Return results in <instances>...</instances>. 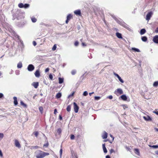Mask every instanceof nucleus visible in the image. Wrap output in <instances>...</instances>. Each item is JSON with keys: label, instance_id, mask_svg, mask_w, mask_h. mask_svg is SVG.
I'll return each mask as SVG.
<instances>
[{"label": "nucleus", "instance_id": "c9c22d12", "mask_svg": "<svg viewBox=\"0 0 158 158\" xmlns=\"http://www.w3.org/2000/svg\"><path fill=\"white\" fill-rule=\"evenodd\" d=\"M20 103L23 106L25 107H26V106H27L26 105V104H25L22 101H21L20 102Z\"/></svg>", "mask_w": 158, "mask_h": 158}, {"label": "nucleus", "instance_id": "473e14b6", "mask_svg": "<svg viewBox=\"0 0 158 158\" xmlns=\"http://www.w3.org/2000/svg\"><path fill=\"white\" fill-rule=\"evenodd\" d=\"M4 137V134L2 133H0V139H1Z\"/></svg>", "mask_w": 158, "mask_h": 158}, {"label": "nucleus", "instance_id": "f8f14e48", "mask_svg": "<svg viewBox=\"0 0 158 158\" xmlns=\"http://www.w3.org/2000/svg\"><path fill=\"white\" fill-rule=\"evenodd\" d=\"M35 76L36 77H39L40 76V73L39 70H37L35 72Z\"/></svg>", "mask_w": 158, "mask_h": 158}, {"label": "nucleus", "instance_id": "cd10ccee", "mask_svg": "<svg viewBox=\"0 0 158 158\" xmlns=\"http://www.w3.org/2000/svg\"><path fill=\"white\" fill-rule=\"evenodd\" d=\"M32 21L33 23H35L36 22L37 19L33 17L31 18Z\"/></svg>", "mask_w": 158, "mask_h": 158}, {"label": "nucleus", "instance_id": "de8ad7c7", "mask_svg": "<svg viewBox=\"0 0 158 158\" xmlns=\"http://www.w3.org/2000/svg\"><path fill=\"white\" fill-rule=\"evenodd\" d=\"M49 78L51 79L52 80L53 78V76L51 74H50L49 75Z\"/></svg>", "mask_w": 158, "mask_h": 158}, {"label": "nucleus", "instance_id": "4c0bfd02", "mask_svg": "<svg viewBox=\"0 0 158 158\" xmlns=\"http://www.w3.org/2000/svg\"><path fill=\"white\" fill-rule=\"evenodd\" d=\"M115 151L113 149H111L110 150V154L113 153H115Z\"/></svg>", "mask_w": 158, "mask_h": 158}, {"label": "nucleus", "instance_id": "f704fd0d", "mask_svg": "<svg viewBox=\"0 0 158 158\" xmlns=\"http://www.w3.org/2000/svg\"><path fill=\"white\" fill-rule=\"evenodd\" d=\"M56 44H54L52 48V50L53 51H55L56 50Z\"/></svg>", "mask_w": 158, "mask_h": 158}, {"label": "nucleus", "instance_id": "0e129e2a", "mask_svg": "<svg viewBox=\"0 0 158 158\" xmlns=\"http://www.w3.org/2000/svg\"><path fill=\"white\" fill-rule=\"evenodd\" d=\"M106 158H110V157L109 155H107L106 156Z\"/></svg>", "mask_w": 158, "mask_h": 158}, {"label": "nucleus", "instance_id": "bf43d9fd", "mask_svg": "<svg viewBox=\"0 0 158 158\" xmlns=\"http://www.w3.org/2000/svg\"><path fill=\"white\" fill-rule=\"evenodd\" d=\"M155 32L156 33H157L158 32V27L155 30Z\"/></svg>", "mask_w": 158, "mask_h": 158}, {"label": "nucleus", "instance_id": "412c9836", "mask_svg": "<svg viewBox=\"0 0 158 158\" xmlns=\"http://www.w3.org/2000/svg\"><path fill=\"white\" fill-rule=\"evenodd\" d=\"M61 96V94L60 93H58L56 95V98H59Z\"/></svg>", "mask_w": 158, "mask_h": 158}, {"label": "nucleus", "instance_id": "4be33fe9", "mask_svg": "<svg viewBox=\"0 0 158 158\" xmlns=\"http://www.w3.org/2000/svg\"><path fill=\"white\" fill-rule=\"evenodd\" d=\"M141 40L143 41L146 42L147 40V38L145 36H142L141 37Z\"/></svg>", "mask_w": 158, "mask_h": 158}, {"label": "nucleus", "instance_id": "c03bdc74", "mask_svg": "<svg viewBox=\"0 0 158 158\" xmlns=\"http://www.w3.org/2000/svg\"><path fill=\"white\" fill-rule=\"evenodd\" d=\"M75 138V136L73 135H71L70 136V139L71 140L74 139Z\"/></svg>", "mask_w": 158, "mask_h": 158}, {"label": "nucleus", "instance_id": "864d4df0", "mask_svg": "<svg viewBox=\"0 0 158 158\" xmlns=\"http://www.w3.org/2000/svg\"><path fill=\"white\" fill-rule=\"evenodd\" d=\"M15 74L17 75H19V71L18 70L16 71Z\"/></svg>", "mask_w": 158, "mask_h": 158}, {"label": "nucleus", "instance_id": "7ed1b4c3", "mask_svg": "<svg viewBox=\"0 0 158 158\" xmlns=\"http://www.w3.org/2000/svg\"><path fill=\"white\" fill-rule=\"evenodd\" d=\"M114 75L116 77H117L119 81L121 83H123L124 82V81L121 78L120 76L117 74L115 72L113 73Z\"/></svg>", "mask_w": 158, "mask_h": 158}, {"label": "nucleus", "instance_id": "6ab92c4d", "mask_svg": "<svg viewBox=\"0 0 158 158\" xmlns=\"http://www.w3.org/2000/svg\"><path fill=\"white\" fill-rule=\"evenodd\" d=\"M131 50L134 52H140L138 48H132Z\"/></svg>", "mask_w": 158, "mask_h": 158}, {"label": "nucleus", "instance_id": "bb28decb", "mask_svg": "<svg viewBox=\"0 0 158 158\" xmlns=\"http://www.w3.org/2000/svg\"><path fill=\"white\" fill-rule=\"evenodd\" d=\"M39 109L40 111V112H41V114H42L43 113V107L42 106H40V107H39Z\"/></svg>", "mask_w": 158, "mask_h": 158}, {"label": "nucleus", "instance_id": "a18cd8bd", "mask_svg": "<svg viewBox=\"0 0 158 158\" xmlns=\"http://www.w3.org/2000/svg\"><path fill=\"white\" fill-rule=\"evenodd\" d=\"M88 94V92L86 91H85L83 94V95L84 96H86Z\"/></svg>", "mask_w": 158, "mask_h": 158}, {"label": "nucleus", "instance_id": "338daca9", "mask_svg": "<svg viewBox=\"0 0 158 158\" xmlns=\"http://www.w3.org/2000/svg\"><path fill=\"white\" fill-rule=\"evenodd\" d=\"M155 129L156 131H158V128H155Z\"/></svg>", "mask_w": 158, "mask_h": 158}, {"label": "nucleus", "instance_id": "9b49d317", "mask_svg": "<svg viewBox=\"0 0 158 158\" xmlns=\"http://www.w3.org/2000/svg\"><path fill=\"white\" fill-rule=\"evenodd\" d=\"M32 85L35 88H37L39 86V82H34L32 84Z\"/></svg>", "mask_w": 158, "mask_h": 158}, {"label": "nucleus", "instance_id": "6e6552de", "mask_svg": "<svg viewBox=\"0 0 158 158\" xmlns=\"http://www.w3.org/2000/svg\"><path fill=\"white\" fill-rule=\"evenodd\" d=\"M74 14L76 15H79L80 16H81V11L80 10H75L74 11Z\"/></svg>", "mask_w": 158, "mask_h": 158}, {"label": "nucleus", "instance_id": "0eeeda50", "mask_svg": "<svg viewBox=\"0 0 158 158\" xmlns=\"http://www.w3.org/2000/svg\"><path fill=\"white\" fill-rule=\"evenodd\" d=\"M74 109L75 113H77L79 110V107L75 102L73 103Z\"/></svg>", "mask_w": 158, "mask_h": 158}, {"label": "nucleus", "instance_id": "c85d7f7f", "mask_svg": "<svg viewBox=\"0 0 158 158\" xmlns=\"http://www.w3.org/2000/svg\"><path fill=\"white\" fill-rule=\"evenodd\" d=\"M153 86L154 87H157L158 86V81L155 82L153 84Z\"/></svg>", "mask_w": 158, "mask_h": 158}, {"label": "nucleus", "instance_id": "423d86ee", "mask_svg": "<svg viewBox=\"0 0 158 158\" xmlns=\"http://www.w3.org/2000/svg\"><path fill=\"white\" fill-rule=\"evenodd\" d=\"M15 145L16 147L19 148H21V146L20 143H19L18 140L17 139H15Z\"/></svg>", "mask_w": 158, "mask_h": 158}, {"label": "nucleus", "instance_id": "f257e3e1", "mask_svg": "<svg viewBox=\"0 0 158 158\" xmlns=\"http://www.w3.org/2000/svg\"><path fill=\"white\" fill-rule=\"evenodd\" d=\"M35 156L36 158H44L45 156L49 155V153L40 150H36L34 153Z\"/></svg>", "mask_w": 158, "mask_h": 158}, {"label": "nucleus", "instance_id": "72a5a7b5", "mask_svg": "<svg viewBox=\"0 0 158 158\" xmlns=\"http://www.w3.org/2000/svg\"><path fill=\"white\" fill-rule=\"evenodd\" d=\"M29 6V5L28 4H25L24 5V7L23 8H27Z\"/></svg>", "mask_w": 158, "mask_h": 158}, {"label": "nucleus", "instance_id": "49530a36", "mask_svg": "<svg viewBox=\"0 0 158 158\" xmlns=\"http://www.w3.org/2000/svg\"><path fill=\"white\" fill-rule=\"evenodd\" d=\"M79 44V42L78 41H76L74 43V45L75 46H77Z\"/></svg>", "mask_w": 158, "mask_h": 158}, {"label": "nucleus", "instance_id": "f3484780", "mask_svg": "<svg viewBox=\"0 0 158 158\" xmlns=\"http://www.w3.org/2000/svg\"><path fill=\"white\" fill-rule=\"evenodd\" d=\"M116 35L117 37L119 39H122V37L121 34L118 32H116Z\"/></svg>", "mask_w": 158, "mask_h": 158}, {"label": "nucleus", "instance_id": "774afa93", "mask_svg": "<svg viewBox=\"0 0 158 158\" xmlns=\"http://www.w3.org/2000/svg\"><path fill=\"white\" fill-rule=\"evenodd\" d=\"M155 153L156 155H158V151H157L155 152Z\"/></svg>", "mask_w": 158, "mask_h": 158}, {"label": "nucleus", "instance_id": "5fc2aeb1", "mask_svg": "<svg viewBox=\"0 0 158 158\" xmlns=\"http://www.w3.org/2000/svg\"><path fill=\"white\" fill-rule=\"evenodd\" d=\"M57 113V110H56V109H55L54 110V114H56Z\"/></svg>", "mask_w": 158, "mask_h": 158}, {"label": "nucleus", "instance_id": "052dcab7", "mask_svg": "<svg viewBox=\"0 0 158 158\" xmlns=\"http://www.w3.org/2000/svg\"><path fill=\"white\" fill-rule=\"evenodd\" d=\"M153 113L156 114L158 115V111H154Z\"/></svg>", "mask_w": 158, "mask_h": 158}, {"label": "nucleus", "instance_id": "680f3d73", "mask_svg": "<svg viewBox=\"0 0 158 158\" xmlns=\"http://www.w3.org/2000/svg\"><path fill=\"white\" fill-rule=\"evenodd\" d=\"M59 119L60 120H62V117L61 115H59Z\"/></svg>", "mask_w": 158, "mask_h": 158}, {"label": "nucleus", "instance_id": "f03ea898", "mask_svg": "<svg viewBox=\"0 0 158 158\" xmlns=\"http://www.w3.org/2000/svg\"><path fill=\"white\" fill-rule=\"evenodd\" d=\"M114 93L118 96L122 94L123 93V91L121 89L118 88L115 90Z\"/></svg>", "mask_w": 158, "mask_h": 158}, {"label": "nucleus", "instance_id": "603ef678", "mask_svg": "<svg viewBox=\"0 0 158 158\" xmlns=\"http://www.w3.org/2000/svg\"><path fill=\"white\" fill-rule=\"evenodd\" d=\"M0 156L2 157L3 156V154L1 150L0 149Z\"/></svg>", "mask_w": 158, "mask_h": 158}, {"label": "nucleus", "instance_id": "393cba45", "mask_svg": "<svg viewBox=\"0 0 158 158\" xmlns=\"http://www.w3.org/2000/svg\"><path fill=\"white\" fill-rule=\"evenodd\" d=\"M22 67V64L21 62H19L17 64V68H21Z\"/></svg>", "mask_w": 158, "mask_h": 158}, {"label": "nucleus", "instance_id": "09e8293b", "mask_svg": "<svg viewBox=\"0 0 158 158\" xmlns=\"http://www.w3.org/2000/svg\"><path fill=\"white\" fill-rule=\"evenodd\" d=\"M74 93V92H73L71 94H70L68 96V98H69L73 96V95Z\"/></svg>", "mask_w": 158, "mask_h": 158}, {"label": "nucleus", "instance_id": "dca6fc26", "mask_svg": "<svg viewBox=\"0 0 158 158\" xmlns=\"http://www.w3.org/2000/svg\"><path fill=\"white\" fill-rule=\"evenodd\" d=\"M102 148L103 151L105 153H106L107 152V150L106 149V148L105 147V143H104L102 144Z\"/></svg>", "mask_w": 158, "mask_h": 158}, {"label": "nucleus", "instance_id": "39448f33", "mask_svg": "<svg viewBox=\"0 0 158 158\" xmlns=\"http://www.w3.org/2000/svg\"><path fill=\"white\" fill-rule=\"evenodd\" d=\"M35 67L32 64H29L27 67V70L29 71H32L34 69Z\"/></svg>", "mask_w": 158, "mask_h": 158}, {"label": "nucleus", "instance_id": "3c124183", "mask_svg": "<svg viewBox=\"0 0 158 158\" xmlns=\"http://www.w3.org/2000/svg\"><path fill=\"white\" fill-rule=\"evenodd\" d=\"M48 143H46L44 145V147H47L48 146Z\"/></svg>", "mask_w": 158, "mask_h": 158}, {"label": "nucleus", "instance_id": "37998d69", "mask_svg": "<svg viewBox=\"0 0 158 158\" xmlns=\"http://www.w3.org/2000/svg\"><path fill=\"white\" fill-rule=\"evenodd\" d=\"M101 97L99 96H95L94 97V99L95 100H98L100 99Z\"/></svg>", "mask_w": 158, "mask_h": 158}, {"label": "nucleus", "instance_id": "79ce46f5", "mask_svg": "<svg viewBox=\"0 0 158 158\" xmlns=\"http://www.w3.org/2000/svg\"><path fill=\"white\" fill-rule=\"evenodd\" d=\"M122 106L123 107L124 109H125L128 107L127 106V105L123 104L122 105Z\"/></svg>", "mask_w": 158, "mask_h": 158}, {"label": "nucleus", "instance_id": "2f4dec72", "mask_svg": "<svg viewBox=\"0 0 158 158\" xmlns=\"http://www.w3.org/2000/svg\"><path fill=\"white\" fill-rule=\"evenodd\" d=\"M72 75H75L76 73V71L75 70H72L71 72Z\"/></svg>", "mask_w": 158, "mask_h": 158}, {"label": "nucleus", "instance_id": "9d476101", "mask_svg": "<svg viewBox=\"0 0 158 158\" xmlns=\"http://www.w3.org/2000/svg\"><path fill=\"white\" fill-rule=\"evenodd\" d=\"M153 41L154 43L158 44V35L154 37Z\"/></svg>", "mask_w": 158, "mask_h": 158}, {"label": "nucleus", "instance_id": "e433bc0d", "mask_svg": "<svg viewBox=\"0 0 158 158\" xmlns=\"http://www.w3.org/2000/svg\"><path fill=\"white\" fill-rule=\"evenodd\" d=\"M150 146L152 148H158V145H152V146Z\"/></svg>", "mask_w": 158, "mask_h": 158}, {"label": "nucleus", "instance_id": "2eb2a0df", "mask_svg": "<svg viewBox=\"0 0 158 158\" xmlns=\"http://www.w3.org/2000/svg\"><path fill=\"white\" fill-rule=\"evenodd\" d=\"M107 134L106 131H104L102 135V138L103 139H106L107 138Z\"/></svg>", "mask_w": 158, "mask_h": 158}, {"label": "nucleus", "instance_id": "8fccbe9b", "mask_svg": "<svg viewBox=\"0 0 158 158\" xmlns=\"http://www.w3.org/2000/svg\"><path fill=\"white\" fill-rule=\"evenodd\" d=\"M107 98H109L110 99H111L113 98V96L112 95H110L107 97Z\"/></svg>", "mask_w": 158, "mask_h": 158}, {"label": "nucleus", "instance_id": "1a4fd4ad", "mask_svg": "<svg viewBox=\"0 0 158 158\" xmlns=\"http://www.w3.org/2000/svg\"><path fill=\"white\" fill-rule=\"evenodd\" d=\"M73 17L72 15L71 14H69L67 17V19L66 21V23H68L69 21Z\"/></svg>", "mask_w": 158, "mask_h": 158}, {"label": "nucleus", "instance_id": "4468645a", "mask_svg": "<svg viewBox=\"0 0 158 158\" xmlns=\"http://www.w3.org/2000/svg\"><path fill=\"white\" fill-rule=\"evenodd\" d=\"M143 118L145 120L147 121H151L152 119L149 116H143Z\"/></svg>", "mask_w": 158, "mask_h": 158}, {"label": "nucleus", "instance_id": "4d7b16f0", "mask_svg": "<svg viewBox=\"0 0 158 158\" xmlns=\"http://www.w3.org/2000/svg\"><path fill=\"white\" fill-rule=\"evenodd\" d=\"M33 44L34 46H35L36 45V42L35 41H33Z\"/></svg>", "mask_w": 158, "mask_h": 158}, {"label": "nucleus", "instance_id": "20e7f679", "mask_svg": "<svg viewBox=\"0 0 158 158\" xmlns=\"http://www.w3.org/2000/svg\"><path fill=\"white\" fill-rule=\"evenodd\" d=\"M153 13L152 11L149 12L147 14L146 17V19L149 21L152 16Z\"/></svg>", "mask_w": 158, "mask_h": 158}, {"label": "nucleus", "instance_id": "e2e57ef3", "mask_svg": "<svg viewBox=\"0 0 158 158\" xmlns=\"http://www.w3.org/2000/svg\"><path fill=\"white\" fill-rule=\"evenodd\" d=\"M82 45L83 46H86V44L84 43H82Z\"/></svg>", "mask_w": 158, "mask_h": 158}, {"label": "nucleus", "instance_id": "13d9d810", "mask_svg": "<svg viewBox=\"0 0 158 158\" xmlns=\"http://www.w3.org/2000/svg\"><path fill=\"white\" fill-rule=\"evenodd\" d=\"M3 96V94L2 93H0V98H2Z\"/></svg>", "mask_w": 158, "mask_h": 158}, {"label": "nucleus", "instance_id": "5701e85b", "mask_svg": "<svg viewBox=\"0 0 158 158\" xmlns=\"http://www.w3.org/2000/svg\"><path fill=\"white\" fill-rule=\"evenodd\" d=\"M71 105H68L66 108V110L67 111L69 112L70 111L71 109Z\"/></svg>", "mask_w": 158, "mask_h": 158}, {"label": "nucleus", "instance_id": "a878e982", "mask_svg": "<svg viewBox=\"0 0 158 158\" xmlns=\"http://www.w3.org/2000/svg\"><path fill=\"white\" fill-rule=\"evenodd\" d=\"M18 6L20 8H23L24 4L23 3H21L19 4Z\"/></svg>", "mask_w": 158, "mask_h": 158}, {"label": "nucleus", "instance_id": "a211bd4d", "mask_svg": "<svg viewBox=\"0 0 158 158\" xmlns=\"http://www.w3.org/2000/svg\"><path fill=\"white\" fill-rule=\"evenodd\" d=\"M13 99L14 100V104L15 105H16L18 104V102L17 101V98L16 97H13Z\"/></svg>", "mask_w": 158, "mask_h": 158}, {"label": "nucleus", "instance_id": "b1692460", "mask_svg": "<svg viewBox=\"0 0 158 158\" xmlns=\"http://www.w3.org/2000/svg\"><path fill=\"white\" fill-rule=\"evenodd\" d=\"M59 84L62 83L64 81V79L63 78H61L60 77L59 78Z\"/></svg>", "mask_w": 158, "mask_h": 158}, {"label": "nucleus", "instance_id": "aec40b11", "mask_svg": "<svg viewBox=\"0 0 158 158\" xmlns=\"http://www.w3.org/2000/svg\"><path fill=\"white\" fill-rule=\"evenodd\" d=\"M146 32V31L145 29H142L140 30V34L141 35H143Z\"/></svg>", "mask_w": 158, "mask_h": 158}, {"label": "nucleus", "instance_id": "7c9ffc66", "mask_svg": "<svg viewBox=\"0 0 158 158\" xmlns=\"http://www.w3.org/2000/svg\"><path fill=\"white\" fill-rule=\"evenodd\" d=\"M39 148V147L37 146H32L31 147V149H37Z\"/></svg>", "mask_w": 158, "mask_h": 158}, {"label": "nucleus", "instance_id": "58836bf2", "mask_svg": "<svg viewBox=\"0 0 158 158\" xmlns=\"http://www.w3.org/2000/svg\"><path fill=\"white\" fill-rule=\"evenodd\" d=\"M57 132L59 134H60L61 132V130L60 128H58L57 130Z\"/></svg>", "mask_w": 158, "mask_h": 158}, {"label": "nucleus", "instance_id": "c756f323", "mask_svg": "<svg viewBox=\"0 0 158 158\" xmlns=\"http://www.w3.org/2000/svg\"><path fill=\"white\" fill-rule=\"evenodd\" d=\"M135 153L137 155H139V150L138 149H135Z\"/></svg>", "mask_w": 158, "mask_h": 158}, {"label": "nucleus", "instance_id": "ddd939ff", "mask_svg": "<svg viewBox=\"0 0 158 158\" xmlns=\"http://www.w3.org/2000/svg\"><path fill=\"white\" fill-rule=\"evenodd\" d=\"M120 98L122 100L126 101L127 99V97L125 95H123L121 96Z\"/></svg>", "mask_w": 158, "mask_h": 158}, {"label": "nucleus", "instance_id": "6e6d98bb", "mask_svg": "<svg viewBox=\"0 0 158 158\" xmlns=\"http://www.w3.org/2000/svg\"><path fill=\"white\" fill-rule=\"evenodd\" d=\"M49 69L48 68H46L45 70V72L47 73L49 71Z\"/></svg>", "mask_w": 158, "mask_h": 158}, {"label": "nucleus", "instance_id": "ea45409f", "mask_svg": "<svg viewBox=\"0 0 158 158\" xmlns=\"http://www.w3.org/2000/svg\"><path fill=\"white\" fill-rule=\"evenodd\" d=\"M62 153V148H61L60 151V158H61V157Z\"/></svg>", "mask_w": 158, "mask_h": 158}, {"label": "nucleus", "instance_id": "a19ab883", "mask_svg": "<svg viewBox=\"0 0 158 158\" xmlns=\"http://www.w3.org/2000/svg\"><path fill=\"white\" fill-rule=\"evenodd\" d=\"M33 134L35 135L36 137H37L38 136L39 134V133L38 131H35L34 133H33Z\"/></svg>", "mask_w": 158, "mask_h": 158}, {"label": "nucleus", "instance_id": "69168bd1", "mask_svg": "<svg viewBox=\"0 0 158 158\" xmlns=\"http://www.w3.org/2000/svg\"><path fill=\"white\" fill-rule=\"evenodd\" d=\"M94 93V92H92V93H89V95L90 96H91V95Z\"/></svg>", "mask_w": 158, "mask_h": 158}]
</instances>
